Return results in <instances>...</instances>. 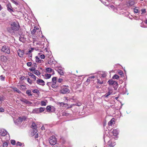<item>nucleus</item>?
Here are the masks:
<instances>
[{
  "instance_id": "1",
  "label": "nucleus",
  "mask_w": 147,
  "mask_h": 147,
  "mask_svg": "<svg viewBox=\"0 0 147 147\" xmlns=\"http://www.w3.org/2000/svg\"><path fill=\"white\" fill-rule=\"evenodd\" d=\"M11 28H8L7 30L8 31L11 32L12 30L15 31L18 30L20 28L18 22L17 21L13 22L11 25Z\"/></svg>"
},
{
  "instance_id": "2",
  "label": "nucleus",
  "mask_w": 147,
  "mask_h": 147,
  "mask_svg": "<svg viewBox=\"0 0 147 147\" xmlns=\"http://www.w3.org/2000/svg\"><path fill=\"white\" fill-rule=\"evenodd\" d=\"M41 33V32L40 31L38 28L37 29L36 27H34V28L31 31V34L34 35V37L36 36V37H39Z\"/></svg>"
},
{
  "instance_id": "3",
  "label": "nucleus",
  "mask_w": 147,
  "mask_h": 147,
  "mask_svg": "<svg viewBox=\"0 0 147 147\" xmlns=\"http://www.w3.org/2000/svg\"><path fill=\"white\" fill-rule=\"evenodd\" d=\"M68 86H63L61 87V89L60 90V92L61 93L63 94L68 93L70 92V90L68 88Z\"/></svg>"
},
{
  "instance_id": "4",
  "label": "nucleus",
  "mask_w": 147,
  "mask_h": 147,
  "mask_svg": "<svg viewBox=\"0 0 147 147\" xmlns=\"http://www.w3.org/2000/svg\"><path fill=\"white\" fill-rule=\"evenodd\" d=\"M49 142L50 144L51 145H55L56 143V138L54 136L51 137L49 139Z\"/></svg>"
},
{
  "instance_id": "5",
  "label": "nucleus",
  "mask_w": 147,
  "mask_h": 147,
  "mask_svg": "<svg viewBox=\"0 0 147 147\" xmlns=\"http://www.w3.org/2000/svg\"><path fill=\"white\" fill-rule=\"evenodd\" d=\"M2 51L7 54H9L10 51L9 47H2L1 49Z\"/></svg>"
},
{
  "instance_id": "6",
  "label": "nucleus",
  "mask_w": 147,
  "mask_h": 147,
  "mask_svg": "<svg viewBox=\"0 0 147 147\" xmlns=\"http://www.w3.org/2000/svg\"><path fill=\"white\" fill-rule=\"evenodd\" d=\"M6 6L7 7V10L9 12L11 13V12L14 11L12 9V8L10 3H8L6 4Z\"/></svg>"
},
{
  "instance_id": "7",
  "label": "nucleus",
  "mask_w": 147,
  "mask_h": 147,
  "mask_svg": "<svg viewBox=\"0 0 147 147\" xmlns=\"http://www.w3.org/2000/svg\"><path fill=\"white\" fill-rule=\"evenodd\" d=\"M48 112H52L55 111V109L53 107H51L50 106H47L46 108Z\"/></svg>"
},
{
  "instance_id": "8",
  "label": "nucleus",
  "mask_w": 147,
  "mask_h": 147,
  "mask_svg": "<svg viewBox=\"0 0 147 147\" xmlns=\"http://www.w3.org/2000/svg\"><path fill=\"white\" fill-rule=\"evenodd\" d=\"M108 144L110 147H113L116 144L115 143L114 141L112 140L108 141Z\"/></svg>"
},
{
  "instance_id": "9",
  "label": "nucleus",
  "mask_w": 147,
  "mask_h": 147,
  "mask_svg": "<svg viewBox=\"0 0 147 147\" xmlns=\"http://www.w3.org/2000/svg\"><path fill=\"white\" fill-rule=\"evenodd\" d=\"M36 83L38 84L44 86L45 85V82L42 80L38 79L36 80Z\"/></svg>"
},
{
  "instance_id": "10",
  "label": "nucleus",
  "mask_w": 147,
  "mask_h": 147,
  "mask_svg": "<svg viewBox=\"0 0 147 147\" xmlns=\"http://www.w3.org/2000/svg\"><path fill=\"white\" fill-rule=\"evenodd\" d=\"M7 132L4 129L0 130V135L3 136H5L7 135Z\"/></svg>"
},
{
  "instance_id": "11",
  "label": "nucleus",
  "mask_w": 147,
  "mask_h": 147,
  "mask_svg": "<svg viewBox=\"0 0 147 147\" xmlns=\"http://www.w3.org/2000/svg\"><path fill=\"white\" fill-rule=\"evenodd\" d=\"M108 83L110 85H116L117 86V83L116 82L112 80H109Z\"/></svg>"
},
{
  "instance_id": "12",
  "label": "nucleus",
  "mask_w": 147,
  "mask_h": 147,
  "mask_svg": "<svg viewBox=\"0 0 147 147\" xmlns=\"http://www.w3.org/2000/svg\"><path fill=\"white\" fill-rule=\"evenodd\" d=\"M18 53L19 57H22L24 54V51L19 49L18 51Z\"/></svg>"
},
{
  "instance_id": "13",
  "label": "nucleus",
  "mask_w": 147,
  "mask_h": 147,
  "mask_svg": "<svg viewBox=\"0 0 147 147\" xmlns=\"http://www.w3.org/2000/svg\"><path fill=\"white\" fill-rule=\"evenodd\" d=\"M19 40L23 42H24L26 40V38L24 37V35L20 36L19 38Z\"/></svg>"
},
{
  "instance_id": "14",
  "label": "nucleus",
  "mask_w": 147,
  "mask_h": 147,
  "mask_svg": "<svg viewBox=\"0 0 147 147\" xmlns=\"http://www.w3.org/2000/svg\"><path fill=\"white\" fill-rule=\"evenodd\" d=\"M46 72H48V73H51V72H52V74H54V71L53 70L50 68H46Z\"/></svg>"
},
{
  "instance_id": "15",
  "label": "nucleus",
  "mask_w": 147,
  "mask_h": 147,
  "mask_svg": "<svg viewBox=\"0 0 147 147\" xmlns=\"http://www.w3.org/2000/svg\"><path fill=\"white\" fill-rule=\"evenodd\" d=\"M112 133L114 136H116L118 134V130L117 129H114L112 131Z\"/></svg>"
},
{
  "instance_id": "16",
  "label": "nucleus",
  "mask_w": 147,
  "mask_h": 147,
  "mask_svg": "<svg viewBox=\"0 0 147 147\" xmlns=\"http://www.w3.org/2000/svg\"><path fill=\"white\" fill-rule=\"evenodd\" d=\"M36 58V62L37 63H41L42 62V60H40L39 59V57H38L36 56L35 57Z\"/></svg>"
},
{
  "instance_id": "17",
  "label": "nucleus",
  "mask_w": 147,
  "mask_h": 147,
  "mask_svg": "<svg viewBox=\"0 0 147 147\" xmlns=\"http://www.w3.org/2000/svg\"><path fill=\"white\" fill-rule=\"evenodd\" d=\"M39 58L41 59H44L45 57V55L39 53L38 56Z\"/></svg>"
},
{
  "instance_id": "18",
  "label": "nucleus",
  "mask_w": 147,
  "mask_h": 147,
  "mask_svg": "<svg viewBox=\"0 0 147 147\" xmlns=\"http://www.w3.org/2000/svg\"><path fill=\"white\" fill-rule=\"evenodd\" d=\"M33 113H40L38 109H36L33 110L32 111Z\"/></svg>"
},
{
  "instance_id": "19",
  "label": "nucleus",
  "mask_w": 147,
  "mask_h": 147,
  "mask_svg": "<svg viewBox=\"0 0 147 147\" xmlns=\"http://www.w3.org/2000/svg\"><path fill=\"white\" fill-rule=\"evenodd\" d=\"M33 73L37 75H39L40 74V73L38 70L36 69Z\"/></svg>"
},
{
  "instance_id": "20",
  "label": "nucleus",
  "mask_w": 147,
  "mask_h": 147,
  "mask_svg": "<svg viewBox=\"0 0 147 147\" xmlns=\"http://www.w3.org/2000/svg\"><path fill=\"white\" fill-rule=\"evenodd\" d=\"M32 128L34 129H36L37 128V126L35 124V123H33L32 124Z\"/></svg>"
},
{
  "instance_id": "21",
  "label": "nucleus",
  "mask_w": 147,
  "mask_h": 147,
  "mask_svg": "<svg viewBox=\"0 0 147 147\" xmlns=\"http://www.w3.org/2000/svg\"><path fill=\"white\" fill-rule=\"evenodd\" d=\"M58 72L61 75H63L64 74V72L62 70L59 69L58 70Z\"/></svg>"
},
{
  "instance_id": "22",
  "label": "nucleus",
  "mask_w": 147,
  "mask_h": 147,
  "mask_svg": "<svg viewBox=\"0 0 147 147\" xmlns=\"http://www.w3.org/2000/svg\"><path fill=\"white\" fill-rule=\"evenodd\" d=\"M23 119L21 117H19L18 119H17L18 123L20 124L22 121Z\"/></svg>"
},
{
  "instance_id": "23",
  "label": "nucleus",
  "mask_w": 147,
  "mask_h": 147,
  "mask_svg": "<svg viewBox=\"0 0 147 147\" xmlns=\"http://www.w3.org/2000/svg\"><path fill=\"white\" fill-rule=\"evenodd\" d=\"M56 80H57V77H53L52 79V82L53 83L56 84V82H57Z\"/></svg>"
},
{
  "instance_id": "24",
  "label": "nucleus",
  "mask_w": 147,
  "mask_h": 147,
  "mask_svg": "<svg viewBox=\"0 0 147 147\" xmlns=\"http://www.w3.org/2000/svg\"><path fill=\"white\" fill-rule=\"evenodd\" d=\"M26 93L29 96H31L32 95L31 94V91L30 90H28L26 91Z\"/></svg>"
},
{
  "instance_id": "25",
  "label": "nucleus",
  "mask_w": 147,
  "mask_h": 147,
  "mask_svg": "<svg viewBox=\"0 0 147 147\" xmlns=\"http://www.w3.org/2000/svg\"><path fill=\"white\" fill-rule=\"evenodd\" d=\"M128 3L131 6L134 5V1H129Z\"/></svg>"
},
{
  "instance_id": "26",
  "label": "nucleus",
  "mask_w": 147,
  "mask_h": 147,
  "mask_svg": "<svg viewBox=\"0 0 147 147\" xmlns=\"http://www.w3.org/2000/svg\"><path fill=\"white\" fill-rule=\"evenodd\" d=\"M119 76L115 74L113 77V78L114 79H118L119 78Z\"/></svg>"
},
{
  "instance_id": "27",
  "label": "nucleus",
  "mask_w": 147,
  "mask_h": 147,
  "mask_svg": "<svg viewBox=\"0 0 147 147\" xmlns=\"http://www.w3.org/2000/svg\"><path fill=\"white\" fill-rule=\"evenodd\" d=\"M45 108L42 107H40V108H38L40 113L44 111L45 110Z\"/></svg>"
},
{
  "instance_id": "28",
  "label": "nucleus",
  "mask_w": 147,
  "mask_h": 147,
  "mask_svg": "<svg viewBox=\"0 0 147 147\" xmlns=\"http://www.w3.org/2000/svg\"><path fill=\"white\" fill-rule=\"evenodd\" d=\"M45 77L47 78V79H49L50 78L51 76V75L49 74H45Z\"/></svg>"
},
{
  "instance_id": "29",
  "label": "nucleus",
  "mask_w": 147,
  "mask_h": 147,
  "mask_svg": "<svg viewBox=\"0 0 147 147\" xmlns=\"http://www.w3.org/2000/svg\"><path fill=\"white\" fill-rule=\"evenodd\" d=\"M31 49H29L28 52L26 53V55H28L30 54V53H31V52L33 51L34 49L33 48H31Z\"/></svg>"
},
{
  "instance_id": "30",
  "label": "nucleus",
  "mask_w": 147,
  "mask_h": 147,
  "mask_svg": "<svg viewBox=\"0 0 147 147\" xmlns=\"http://www.w3.org/2000/svg\"><path fill=\"white\" fill-rule=\"evenodd\" d=\"M31 49H29L28 52L26 53V55H28L30 54V53H31V52L33 51L34 49L33 48H31Z\"/></svg>"
},
{
  "instance_id": "31",
  "label": "nucleus",
  "mask_w": 147,
  "mask_h": 147,
  "mask_svg": "<svg viewBox=\"0 0 147 147\" xmlns=\"http://www.w3.org/2000/svg\"><path fill=\"white\" fill-rule=\"evenodd\" d=\"M13 89L14 90V91H16V92L18 93H20V91L18 90V89L16 88H13Z\"/></svg>"
},
{
  "instance_id": "32",
  "label": "nucleus",
  "mask_w": 147,
  "mask_h": 147,
  "mask_svg": "<svg viewBox=\"0 0 147 147\" xmlns=\"http://www.w3.org/2000/svg\"><path fill=\"white\" fill-rule=\"evenodd\" d=\"M46 105V102L45 101H42L41 102V105L42 106H45Z\"/></svg>"
},
{
  "instance_id": "33",
  "label": "nucleus",
  "mask_w": 147,
  "mask_h": 147,
  "mask_svg": "<svg viewBox=\"0 0 147 147\" xmlns=\"http://www.w3.org/2000/svg\"><path fill=\"white\" fill-rule=\"evenodd\" d=\"M111 94L109 92H108L107 93H106L105 94L104 96L105 97L107 98Z\"/></svg>"
},
{
  "instance_id": "34",
  "label": "nucleus",
  "mask_w": 147,
  "mask_h": 147,
  "mask_svg": "<svg viewBox=\"0 0 147 147\" xmlns=\"http://www.w3.org/2000/svg\"><path fill=\"white\" fill-rule=\"evenodd\" d=\"M113 119H111L110 121L109 122L108 125H111L113 124Z\"/></svg>"
},
{
  "instance_id": "35",
  "label": "nucleus",
  "mask_w": 147,
  "mask_h": 147,
  "mask_svg": "<svg viewBox=\"0 0 147 147\" xmlns=\"http://www.w3.org/2000/svg\"><path fill=\"white\" fill-rule=\"evenodd\" d=\"M32 92L34 93H38L39 92L38 90L37 89L34 90L32 91Z\"/></svg>"
},
{
  "instance_id": "36",
  "label": "nucleus",
  "mask_w": 147,
  "mask_h": 147,
  "mask_svg": "<svg viewBox=\"0 0 147 147\" xmlns=\"http://www.w3.org/2000/svg\"><path fill=\"white\" fill-rule=\"evenodd\" d=\"M52 87L53 88H55L56 87H57V86L56 85V84L53 83L51 85Z\"/></svg>"
},
{
  "instance_id": "37",
  "label": "nucleus",
  "mask_w": 147,
  "mask_h": 147,
  "mask_svg": "<svg viewBox=\"0 0 147 147\" xmlns=\"http://www.w3.org/2000/svg\"><path fill=\"white\" fill-rule=\"evenodd\" d=\"M20 100L22 102H23L25 103H26V102L27 101V100H26V99H24V98H22L21 99H20Z\"/></svg>"
},
{
  "instance_id": "38",
  "label": "nucleus",
  "mask_w": 147,
  "mask_h": 147,
  "mask_svg": "<svg viewBox=\"0 0 147 147\" xmlns=\"http://www.w3.org/2000/svg\"><path fill=\"white\" fill-rule=\"evenodd\" d=\"M28 82L30 84L32 83V81L29 78H28L27 79Z\"/></svg>"
},
{
  "instance_id": "39",
  "label": "nucleus",
  "mask_w": 147,
  "mask_h": 147,
  "mask_svg": "<svg viewBox=\"0 0 147 147\" xmlns=\"http://www.w3.org/2000/svg\"><path fill=\"white\" fill-rule=\"evenodd\" d=\"M0 78L1 80L2 81L4 80L5 78V76H3V75H1L0 76Z\"/></svg>"
},
{
  "instance_id": "40",
  "label": "nucleus",
  "mask_w": 147,
  "mask_h": 147,
  "mask_svg": "<svg viewBox=\"0 0 147 147\" xmlns=\"http://www.w3.org/2000/svg\"><path fill=\"white\" fill-rule=\"evenodd\" d=\"M8 144L7 142H4L3 144V147H7Z\"/></svg>"
},
{
  "instance_id": "41",
  "label": "nucleus",
  "mask_w": 147,
  "mask_h": 147,
  "mask_svg": "<svg viewBox=\"0 0 147 147\" xmlns=\"http://www.w3.org/2000/svg\"><path fill=\"white\" fill-rule=\"evenodd\" d=\"M97 82L100 84H103V82L102 81H100L98 79L97 80Z\"/></svg>"
},
{
  "instance_id": "42",
  "label": "nucleus",
  "mask_w": 147,
  "mask_h": 147,
  "mask_svg": "<svg viewBox=\"0 0 147 147\" xmlns=\"http://www.w3.org/2000/svg\"><path fill=\"white\" fill-rule=\"evenodd\" d=\"M16 141L14 140H12L11 141V143L13 145H15Z\"/></svg>"
},
{
  "instance_id": "43",
  "label": "nucleus",
  "mask_w": 147,
  "mask_h": 147,
  "mask_svg": "<svg viewBox=\"0 0 147 147\" xmlns=\"http://www.w3.org/2000/svg\"><path fill=\"white\" fill-rule=\"evenodd\" d=\"M16 145L17 146H21L22 145V144L19 142H18L16 144Z\"/></svg>"
},
{
  "instance_id": "44",
  "label": "nucleus",
  "mask_w": 147,
  "mask_h": 147,
  "mask_svg": "<svg viewBox=\"0 0 147 147\" xmlns=\"http://www.w3.org/2000/svg\"><path fill=\"white\" fill-rule=\"evenodd\" d=\"M3 98L2 96H0V104L2 103V101L3 100Z\"/></svg>"
},
{
  "instance_id": "45",
  "label": "nucleus",
  "mask_w": 147,
  "mask_h": 147,
  "mask_svg": "<svg viewBox=\"0 0 147 147\" xmlns=\"http://www.w3.org/2000/svg\"><path fill=\"white\" fill-rule=\"evenodd\" d=\"M30 70L32 72H34V71L35 70V68L34 67H32V68L30 69Z\"/></svg>"
},
{
  "instance_id": "46",
  "label": "nucleus",
  "mask_w": 147,
  "mask_h": 147,
  "mask_svg": "<svg viewBox=\"0 0 147 147\" xmlns=\"http://www.w3.org/2000/svg\"><path fill=\"white\" fill-rule=\"evenodd\" d=\"M108 92L110 93L111 94H112L113 93V90L110 88L108 89Z\"/></svg>"
},
{
  "instance_id": "47",
  "label": "nucleus",
  "mask_w": 147,
  "mask_h": 147,
  "mask_svg": "<svg viewBox=\"0 0 147 147\" xmlns=\"http://www.w3.org/2000/svg\"><path fill=\"white\" fill-rule=\"evenodd\" d=\"M26 104L27 105H31L32 104V102H31L27 100Z\"/></svg>"
},
{
  "instance_id": "48",
  "label": "nucleus",
  "mask_w": 147,
  "mask_h": 147,
  "mask_svg": "<svg viewBox=\"0 0 147 147\" xmlns=\"http://www.w3.org/2000/svg\"><path fill=\"white\" fill-rule=\"evenodd\" d=\"M101 76L103 78H105V77L106 76V74L105 73H103L101 74Z\"/></svg>"
},
{
  "instance_id": "49",
  "label": "nucleus",
  "mask_w": 147,
  "mask_h": 147,
  "mask_svg": "<svg viewBox=\"0 0 147 147\" xmlns=\"http://www.w3.org/2000/svg\"><path fill=\"white\" fill-rule=\"evenodd\" d=\"M12 2L13 3H14V4H16V5H18V3L16 1L14 0H12Z\"/></svg>"
},
{
  "instance_id": "50",
  "label": "nucleus",
  "mask_w": 147,
  "mask_h": 147,
  "mask_svg": "<svg viewBox=\"0 0 147 147\" xmlns=\"http://www.w3.org/2000/svg\"><path fill=\"white\" fill-rule=\"evenodd\" d=\"M141 11H142V14L145 13L146 12V9H142Z\"/></svg>"
},
{
  "instance_id": "51",
  "label": "nucleus",
  "mask_w": 147,
  "mask_h": 147,
  "mask_svg": "<svg viewBox=\"0 0 147 147\" xmlns=\"http://www.w3.org/2000/svg\"><path fill=\"white\" fill-rule=\"evenodd\" d=\"M134 12L135 13H137L138 12V10L137 9L135 8L134 9Z\"/></svg>"
},
{
  "instance_id": "52",
  "label": "nucleus",
  "mask_w": 147,
  "mask_h": 147,
  "mask_svg": "<svg viewBox=\"0 0 147 147\" xmlns=\"http://www.w3.org/2000/svg\"><path fill=\"white\" fill-rule=\"evenodd\" d=\"M4 111V109L2 107H0V112H3Z\"/></svg>"
},
{
  "instance_id": "53",
  "label": "nucleus",
  "mask_w": 147,
  "mask_h": 147,
  "mask_svg": "<svg viewBox=\"0 0 147 147\" xmlns=\"http://www.w3.org/2000/svg\"><path fill=\"white\" fill-rule=\"evenodd\" d=\"M32 64V63L31 62H28L27 63V65L28 66H30Z\"/></svg>"
},
{
  "instance_id": "54",
  "label": "nucleus",
  "mask_w": 147,
  "mask_h": 147,
  "mask_svg": "<svg viewBox=\"0 0 147 147\" xmlns=\"http://www.w3.org/2000/svg\"><path fill=\"white\" fill-rule=\"evenodd\" d=\"M31 77L34 79V80H36V77L34 75H33V76H32Z\"/></svg>"
},
{
  "instance_id": "55",
  "label": "nucleus",
  "mask_w": 147,
  "mask_h": 147,
  "mask_svg": "<svg viewBox=\"0 0 147 147\" xmlns=\"http://www.w3.org/2000/svg\"><path fill=\"white\" fill-rule=\"evenodd\" d=\"M63 81V79L61 78H59L58 80V82L59 83H61Z\"/></svg>"
},
{
  "instance_id": "56",
  "label": "nucleus",
  "mask_w": 147,
  "mask_h": 147,
  "mask_svg": "<svg viewBox=\"0 0 147 147\" xmlns=\"http://www.w3.org/2000/svg\"><path fill=\"white\" fill-rule=\"evenodd\" d=\"M115 85V86H114V88L116 90L117 88L118 87V84L117 86L116 85Z\"/></svg>"
},
{
  "instance_id": "57",
  "label": "nucleus",
  "mask_w": 147,
  "mask_h": 147,
  "mask_svg": "<svg viewBox=\"0 0 147 147\" xmlns=\"http://www.w3.org/2000/svg\"><path fill=\"white\" fill-rule=\"evenodd\" d=\"M118 73L120 75H122L123 74V72L122 71H120Z\"/></svg>"
},
{
  "instance_id": "58",
  "label": "nucleus",
  "mask_w": 147,
  "mask_h": 147,
  "mask_svg": "<svg viewBox=\"0 0 147 147\" xmlns=\"http://www.w3.org/2000/svg\"><path fill=\"white\" fill-rule=\"evenodd\" d=\"M90 80H91L90 79V78H88L86 82H90Z\"/></svg>"
},
{
  "instance_id": "59",
  "label": "nucleus",
  "mask_w": 147,
  "mask_h": 147,
  "mask_svg": "<svg viewBox=\"0 0 147 147\" xmlns=\"http://www.w3.org/2000/svg\"><path fill=\"white\" fill-rule=\"evenodd\" d=\"M89 78L90 80H91L92 79L94 78H95V77L94 76H90Z\"/></svg>"
},
{
  "instance_id": "60",
  "label": "nucleus",
  "mask_w": 147,
  "mask_h": 147,
  "mask_svg": "<svg viewBox=\"0 0 147 147\" xmlns=\"http://www.w3.org/2000/svg\"><path fill=\"white\" fill-rule=\"evenodd\" d=\"M51 82H47V86H50L51 85Z\"/></svg>"
},
{
  "instance_id": "61",
  "label": "nucleus",
  "mask_w": 147,
  "mask_h": 147,
  "mask_svg": "<svg viewBox=\"0 0 147 147\" xmlns=\"http://www.w3.org/2000/svg\"><path fill=\"white\" fill-rule=\"evenodd\" d=\"M28 57H32V54L31 53H30V54H28Z\"/></svg>"
},
{
  "instance_id": "62",
  "label": "nucleus",
  "mask_w": 147,
  "mask_h": 147,
  "mask_svg": "<svg viewBox=\"0 0 147 147\" xmlns=\"http://www.w3.org/2000/svg\"><path fill=\"white\" fill-rule=\"evenodd\" d=\"M33 43L34 44L33 45H35V44H36V45H37V42L36 41H34L33 42Z\"/></svg>"
},
{
  "instance_id": "63",
  "label": "nucleus",
  "mask_w": 147,
  "mask_h": 147,
  "mask_svg": "<svg viewBox=\"0 0 147 147\" xmlns=\"http://www.w3.org/2000/svg\"><path fill=\"white\" fill-rule=\"evenodd\" d=\"M25 78L24 77H22L20 78V79L22 81Z\"/></svg>"
},
{
  "instance_id": "64",
  "label": "nucleus",
  "mask_w": 147,
  "mask_h": 147,
  "mask_svg": "<svg viewBox=\"0 0 147 147\" xmlns=\"http://www.w3.org/2000/svg\"><path fill=\"white\" fill-rule=\"evenodd\" d=\"M33 132L34 133H36L37 132V130L36 129H34V130H33Z\"/></svg>"
}]
</instances>
